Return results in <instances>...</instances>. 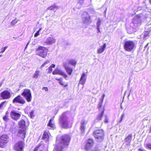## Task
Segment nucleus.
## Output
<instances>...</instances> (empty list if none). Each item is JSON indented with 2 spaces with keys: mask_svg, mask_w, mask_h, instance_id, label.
<instances>
[{
  "mask_svg": "<svg viewBox=\"0 0 151 151\" xmlns=\"http://www.w3.org/2000/svg\"><path fill=\"white\" fill-rule=\"evenodd\" d=\"M101 24V21L100 19H99L96 23L97 27L96 28H99Z\"/></svg>",
  "mask_w": 151,
  "mask_h": 151,
  "instance_id": "obj_36",
  "label": "nucleus"
},
{
  "mask_svg": "<svg viewBox=\"0 0 151 151\" xmlns=\"http://www.w3.org/2000/svg\"><path fill=\"white\" fill-rule=\"evenodd\" d=\"M19 129L18 132V135L22 139H24L26 133L25 128V122L23 119H22L18 122Z\"/></svg>",
  "mask_w": 151,
  "mask_h": 151,
  "instance_id": "obj_3",
  "label": "nucleus"
},
{
  "mask_svg": "<svg viewBox=\"0 0 151 151\" xmlns=\"http://www.w3.org/2000/svg\"><path fill=\"white\" fill-rule=\"evenodd\" d=\"M9 114L8 111H7L5 115L3 117V119L5 121H7L9 120L8 117L9 116L8 115Z\"/></svg>",
  "mask_w": 151,
  "mask_h": 151,
  "instance_id": "obj_30",
  "label": "nucleus"
},
{
  "mask_svg": "<svg viewBox=\"0 0 151 151\" xmlns=\"http://www.w3.org/2000/svg\"><path fill=\"white\" fill-rule=\"evenodd\" d=\"M63 64L66 72L70 76L73 71L72 68L68 66V65L67 64V62L63 63Z\"/></svg>",
  "mask_w": 151,
  "mask_h": 151,
  "instance_id": "obj_18",
  "label": "nucleus"
},
{
  "mask_svg": "<svg viewBox=\"0 0 151 151\" xmlns=\"http://www.w3.org/2000/svg\"><path fill=\"white\" fill-rule=\"evenodd\" d=\"M29 43H28L27 44L26 46V48L27 47V45H28V44H29Z\"/></svg>",
  "mask_w": 151,
  "mask_h": 151,
  "instance_id": "obj_60",
  "label": "nucleus"
},
{
  "mask_svg": "<svg viewBox=\"0 0 151 151\" xmlns=\"http://www.w3.org/2000/svg\"><path fill=\"white\" fill-rule=\"evenodd\" d=\"M52 119H50L49 120L47 124V126L48 127H50L51 129H54L55 128V127L54 124L52 123Z\"/></svg>",
  "mask_w": 151,
  "mask_h": 151,
  "instance_id": "obj_27",
  "label": "nucleus"
},
{
  "mask_svg": "<svg viewBox=\"0 0 151 151\" xmlns=\"http://www.w3.org/2000/svg\"><path fill=\"white\" fill-rule=\"evenodd\" d=\"M5 102H3L0 104V110L2 108L3 104Z\"/></svg>",
  "mask_w": 151,
  "mask_h": 151,
  "instance_id": "obj_42",
  "label": "nucleus"
},
{
  "mask_svg": "<svg viewBox=\"0 0 151 151\" xmlns=\"http://www.w3.org/2000/svg\"><path fill=\"white\" fill-rule=\"evenodd\" d=\"M102 105V103H101L99 102L98 104V108L99 109H100Z\"/></svg>",
  "mask_w": 151,
  "mask_h": 151,
  "instance_id": "obj_44",
  "label": "nucleus"
},
{
  "mask_svg": "<svg viewBox=\"0 0 151 151\" xmlns=\"http://www.w3.org/2000/svg\"><path fill=\"white\" fill-rule=\"evenodd\" d=\"M21 95L24 97L28 102H30L31 101L32 96L30 90L28 89H24Z\"/></svg>",
  "mask_w": 151,
  "mask_h": 151,
  "instance_id": "obj_8",
  "label": "nucleus"
},
{
  "mask_svg": "<svg viewBox=\"0 0 151 151\" xmlns=\"http://www.w3.org/2000/svg\"><path fill=\"white\" fill-rule=\"evenodd\" d=\"M105 96V95L104 94H103L101 98L104 99Z\"/></svg>",
  "mask_w": 151,
  "mask_h": 151,
  "instance_id": "obj_54",
  "label": "nucleus"
},
{
  "mask_svg": "<svg viewBox=\"0 0 151 151\" xmlns=\"http://www.w3.org/2000/svg\"><path fill=\"white\" fill-rule=\"evenodd\" d=\"M59 83L62 86H63L64 87H66L67 86V84H64V82H63L62 81V79L59 81Z\"/></svg>",
  "mask_w": 151,
  "mask_h": 151,
  "instance_id": "obj_31",
  "label": "nucleus"
},
{
  "mask_svg": "<svg viewBox=\"0 0 151 151\" xmlns=\"http://www.w3.org/2000/svg\"><path fill=\"white\" fill-rule=\"evenodd\" d=\"M48 72L49 73H50L52 72V68H51V67H50V66L48 68Z\"/></svg>",
  "mask_w": 151,
  "mask_h": 151,
  "instance_id": "obj_41",
  "label": "nucleus"
},
{
  "mask_svg": "<svg viewBox=\"0 0 151 151\" xmlns=\"http://www.w3.org/2000/svg\"><path fill=\"white\" fill-rule=\"evenodd\" d=\"M34 111L33 110L32 111H31V112H30V117L32 118L34 116Z\"/></svg>",
  "mask_w": 151,
  "mask_h": 151,
  "instance_id": "obj_37",
  "label": "nucleus"
},
{
  "mask_svg": "<svg viewBox=\"0 0 151 151\" xmlns=\"http://www.w3.org/2000/svg\"><path fill=\"white\" fill-rule=\"evenodd\" d=\"M53 75L58 74L62 76L65 79L67 78L68 76L67 74L62 70L59 69H56L52 72Z\"/></svg>",
  "mask_w": 151,
  "mask_h": 151,
  "instance_id": "obj_15",
  "label": "nucleus"
},
{
  "mask_svg": "<svg viewBox=\"0 0 151 151\" xmlns=\"http://www.w3.org/2000/svg\"><path fill=\"white\" fill-rule=\"evenodd\" d=\"M135 44L132 41L128 40L125 41L124 44L125 50L128 52H131L135 49Z\"/></svg>",
  "mask_w": 151,
  "mask_h": 151,
  "instance_id": "obj_6",
  "label": "nucleus"
},
{
  "mask_svg": "<svg viewBox=\"0 0 151 151\" xmlns=\"http://www.w3.org/2000/svg\"><path fill=\"white\" fill-rule=\"evenodd\" d=\"M93 140L92 139H90L88 140L87 142L85 145L86 149L88 150L91 148L93 145Z\"/></svg>",
  "mask_w": 151,
  "mask_h": 151,
  "instance_id": "obj_19",
  "label": "nucleus"
},
{
  "mask_svg": "<svg viewBox=\"0 0 151 151\" xmlns=\"http://www.w3.org/2000/svg\"><path fill=\"white\" fill-rule=\"evenodd\" d=\"M49 63H50V61L49 60H47L44 63V64H45V65H46L47 64Z\"/></svg>",
  "mask_w": 151,
  "mask_h": 151,
  "instance_id": "obj_46",
  "label": "nucleus"
},
{
  "mask_svg": "<svg viewBox=\"0 0 151 151\" xmlns=\"http://www.w3.org/2000/svg\"><path fill=\"white\" fill-rule=\"evenodd\" d=\"M11 127L12 128H15V123L14 122H11Z\"/></svg>",
  "mask_w": 151,
  "mask_h": 151,
  "instance_id": "obj_39",
  "label": "nucleus"
},
{
  "mask_svg": "<svg viewBox=\"0 0 151 151\" xmlns=\"http://www.w3.org/2000/svg\"><path fill=\"white\" fill-rule=\"evenodd\" d=\"M7 136L6 135H3L0 138V147L2 148L4 147V145L7 142Z\"/></svg>",
  "mask_w": 151,
  "mask_h": 151,
  "instance_id": "obj_13",
  "label": "nucleus"
},
{
  "mask_svg": "<svg viewBox=\"0 0 151 151\" xmlns=\"http://www.w3.org/2000/svg\"><path fill=\"white\" fill-rule=\"evenodd\" d=\"M149 2L150 4H151V0H149Z\"/></svg>",
  "mask_w": 151,
  "mask_h": 151,
  "instance_id": "obj_59",
  "label": "nucleus"
},
{
  "mask_svg": "<svg viewBox=\"0 0 151 151\" xmlns=\"http://www.w3.org/2000/svg\"><path fill=\"white\" fill-rule=\"evenodd\" d=\"M18 21V19H16L12 20L11 22V25L14 26L17 22Z\"/></svg>",
  "mask_w": 151,
  "mask_h": 151,
  "instance_id": "obj_32",
  "label": "nucleus"
},
{
  "mask_svg": "<svg viewBox=\"0 0 151 151\" xmlns=\"http://www.w3.org/2000/svg\"><path fill=\"white\" fill-rule=\"evenodd\" d=\"M55 65L54 64H52L50 66L51 67V68H54L55 67Z\"/></svg>",
  "mask_w": 151,
  "mask_h": 151,
  "instance_id": "obj_47",
  "label": "nucleus"
},
{
  "mask_svg": "<svg viewBox=\"0 0 151 151\" xmlns=\"http://www.w3.org/2000/svg\"><path fill=\"white\" fill-rule=\"evenodd\" d=\"M86 75L85 73H83L79 81V83L83 85L85 83L86 79Z\"/></svg>",
  "mask_w": 151,
  "mask_h": 151,
  "instance_id": "obj_22",
  "label": "nucleus"
},
{
  "mask_svg": "<svg viewBox=\"0 0 151 151\" xmlns=\"http://www.w3.org/2000/svg\"><path fill=\"white\" fill-rule=\"evenodd\" d=\"M148 44H149V43H147V44L145 45V47H144V50H145V49H146V48L147 47V46H148Z\"/></svg>",
  "mask_w": 151,
  "mask_h": 151,
  "instance_id": "obj_49",
  "label": "nucleus"
},
{
  "mask_svg": "<svg viewBox=\"0 0 151 151\" xmlns=\"http://www.w3.org/2000/svg\"><path fill=\"white\" fill-rule=\"evenodd\" d=\"M1 98L3 99H7L9 98V92L8 91H5L0 93Z\"/></svg>",
  "mask_w": 151,
  "mask_h": 151,
  "instance_id": "obj_21",
  "label": "nucleus"
},
{
  "mask_svg": "<svg viewBox=\"0 0 151 151\" xmlns=\"http://www.w3.org/2000/svg\"><path fill=\"white\" fill-rule=\"evenodd\" d=\"M122 120H123V119L121 118V119L119 121V122H122Z\"/></svg>",
  "mask_w": 151,
  "mask_h": 151,
  "instance_id": "obj_58",
  "label": "nucleus"
},
{
  "mask_svg": "<svg viewBox=\"0 0 151 151\" xmlns=\"http://www.w3.org/2000/svg\"><path fill=\"white\" fill-rule=\"evenodd\" d=\"M47 49L44 47L40 46L37 49L36 53L39 56L45 58L47 55Z\"/></svg>",
  "mask_w": 151,
  "mask_h": 151,
  "instance_id": "obj_7",
  "label": "nucleus"
},
{
  "mask_svg": "<svg viewBox=\"0 0 151 151\" xmlns=\"http://www.w3.org/2000/svg\"><path fill=\"white\" fill-rule=\"evenodd\" d=\"M92 151H98V150L97 148H95L94 150H92Z\"/></svg>",
  "mask_w": 151,
  "mask_h": 151,
  "instance_id": "obj_52",
  "label": "nucleus"
},
{
  "mask_svg": "<svg viewBox=\"0 0 151 151\" xmlns=\"http://www.w3.org/2000/svg\"><path fill=\"white\" fill-rule=\"evenodd\" d=\"M82 19L83 23L85 24H89L91 22L89 15L87 12H83L82 13Z\"/></svg>",
  "mask_w": 151,
  "mask_h": 151,
  "instance_id": "obj_9",
  "label": "nucleus"
},
{
  "mask_svg": "<svg viewBox=\"0 0 151 151\" xmlns=\"http://www.w3.org/2000/svg\"><path fill=\"white\" fill-rule=\"evenodd\" d=\"M8 47V46H5L3 48L1 49L0 53H3L6 50V49Z\"/></svg>",
  "mask_w": 151,
  "mask_h": 151,
  "instance_id": "obj_38",
  "label": "nucleus"
},
{
  "mask_svg": "<svg viewBox=\"0 0 151 151\" xmlns=\"http://www.w3.org/2000/svg\"><path fill=\"white\" fill-rule=\"evenodd\" d=\"M47 147V145L41 143L35 148L34 151H48Z\"/></svg>",
  "mask_w": 151,
  "mask_h": 151,
  "instance_id": "obj_11",
  "label": "nucleus"
},
{
  "mask_svg": "<svg viewBox=\"0 0 151 151\" xmlns=\"http://www.w3.org/2000/svg\"><path fill=\"white\" fill-rule=\"evenodd\" d=\"M49 63H50V61L49 60H47L44 63V64H45V65H46L47 64Z\"/></svg>",
  "mask_w": 151,
  "mask_h": 151,
  "instance_id": "obj_45",
  "label": "nucleus"
},
{
  "mask_svg": "<svg viewBox=\"0 0 151 151\" xmlns=\"http://www.w3.org/2000/svg\"><path fill=\"white\" fill-rule=\"evenodd\" d=\"M42 139L44 140H45V142L47 144H48L49 136L47 132H44L43 135Z\"/></svg>",
  "mask_w": 151,
  "mask_h": 151,
  "instance_id": "obj_24",
  "label": "nucleus"
},
{
  "mask_svg": "<svg viewBox=\"0 0 151 151\" xmlns=\"http://www.w3.org/2000/svg\"><path fill=\"white\" fill-rule=\"evenodd\" d=\"M104 111H103L101 114L98 115L96 120V122H98V121L101 120L104 115Z\"/></svg>",
  "mask_w": 151,
  "mask_h": 151,
  "instance_id": "obj_29",
  "label": "nucleus"
},
{
  "mask_svg": "<svg viewBox=\"0 0 151 151\" xmlns=\"http://www.w3.org/2000/svg\"><path fill=\"white\" fill-rule=\"evenodd\" d=\"M42 90H45V91H47L48 90V88L47 87H43L42 88Z\"/></svg>",
  "mask_w": 151,
  "mask_h": 151,
  "instance_id": "obj_43",
  "label": "nucleus"
},
{
  "mask_svg": "<svg viewBox=\"0 0 151 151\" xmlns=\"http://www.w3.org/2000/svg\"><path fill=\"white\" fill-rule=\"evenodd\" d=\"M149 33L148 32H145L144 33V39L145 40H146V37H148L149 36Z\"/></svg>",
  "mask_w": 151,
  "mask_h": 151,
  "instance_id": "obj_33",
  "label": "nucleus"
},
{
  "mask_svg": "<svg viewBox=\"0 0 151 151\" xmlns=\"http://www.w3.org/2000/svg\"><path fill=\"white\" fill-rule=\"evenodd\" d=\"M96 29H97V30H98V32H100V29H99V28H96Z\"/></svg>",
  "mask_w": 151,
  "mask_h": 151,
  "instance_id": "obj_53",
  "label": "nucleus"
},
{
  "mask_svg": "<svg viewBox=\"0 0 151 151\" xmlns=\"http://www.w3.org/2000/svg\"><path fill=\"white\" fill-rule=\"evenodd\" d=\"M45 65V64H44V63L41 66V68H43V67Z\"/></svg>",
  "mask_w": 151,
  "mask_h": 151,
  "instance_id": "obj_55",
  "label": "nucleus"
},
{
  "mask_svg": "<svg viewBox=\"0 0 151 151\" xmlns=\"http://www.w3.org/2000/svg\"><path fill=\"white\" fill-rule=\"evenodd\" d=\"M70 140V137L68 135L65 134L62 136L60 142L57 140L54 151H62L64 147H68Z\"/></svg>",
  "mask_w": 151,
  "mask_h": 151,
  "instance_id": "obj_1",
  "label": "nucleus"
},
{
  "mask_svg": "<svg viewBox=\"0 0 151 151\" xmlns=\"http://www.w3.org/2000/svg\"><path fill=\"white\" fill-rule=\"evenodd\" d=\"M106 47V43H104L103 46H100V47L98 48L97 51V53L98 54L103 53L105 50Z\"/></svg>",
  "mask_w": 151,
  "mask_h": 151,
  "instance_id": "obj_25",
  "label": "nucleus"
},
{
  "mask_svg": "<svg viewBox=\"0 0 151 151\" xmlns=\"http://www.w3.org/2000/svg\"><path fill=\"white\" fill-rule=\"evenodd\" d=\"M40 76V71L38 70H36L33 74L32 77L35 79H37Z\"/></svg>",
  "mask_w": 151,
  "mask_h": 151,
  "instance_id": "obj_26",
  "label": "nucleus"
},
{
  "mask_svg": "<svg viewBox=\"0 0 151 151\" xmlns=\"http://www.w3.org/2000/svg\"><path fill=\"white\" fill-rule=\"evenodd\" d=\"M65 62H67V65L68 63L73 66H75L77 63V61L75 59H69L67 60Z\"/></svg>",
  "mask_w": 151,
  "mask_h": 151,
  "instance_id": "obj_23",
  "label": "nucleus"
},
{
  "mask_svg": "<svg viewBox=\"0 0 151 151\" xmlns=\"http://www.w3.org/2000/svg\"><path fill=\"white\" fill-rule=\"evenodd\" d=\"M55 42V39L52 37H49L47 38L45 43L47 45L52 44Z\"/></svg>",
  "mask_w": 151,
  "mask_h": 151,
  "instance_id": "obj_20",
  "label": "nucleus"
},
{
  "mask_svg": "<svg viewBox=\"0 0 151 151\" xmlns=\"http://www.w3.org/2000/svg\"><path fill=\"white\" fill-rule=\"evenodd\" d=\"M138 151H146V150H144L141 149V148L139 149Z\"/></svg>",
  "mask_w": 151,
  "mask_h": 151,
  "instance_id": "obj_50",
  "label": "nucleus"
},
{
  "mask_svg": "<svg viewBox=\"0 0 151 151\" xmlns=\"http://www.w3.org/2000/svg\"><path fill=\"white\" fill-rule=\"evenodd\" d=\"M132 135L131 134H129L127 137L125 138L124 142L123 143L124 145H125V146L128 147L130 145L131 142L132 140Z\"/></svg>",
  "mask_w": 151,
  "mask_h": 151,
  "instance_id": "obj_16",
  "label": "nucleus"
},
{
  "mask_svg": "<svg viewBox=\"0 0 151 151\" xmlns=\"http://www.w3.org/2000/svg\"><path fill=\"white\" fill-rule=\"evenodd\" d=\"M12 101L14 103L16 102L22 104H24L26 102L24 99L20 95H18Z\"/></svg>",
  "mask_w": 151,
  "mask_h": 151,
  "instance_id": "obj_14",
  "label": "nucleus"
},
{
  "mask_svg": "<svg viewBox=\"0 0 151 151\" xmlns=\"http://www.w3.org/2000/svg\"><path fill=\"white\" fill-rule=\"evenodd\" d=\"M104 122L106 123H108V118L106 116H105V119Z\"/></svg>",
  "mask_w": 151,
  "mask_h": 151,
  "instance_id": "obj_40",
  "label": "nucleus"
},
{
  "mask_svg": "<svg viewBox=\"0 0 151 151\" xmlns=\"http://www.w3.org/2000/svg\"><path fill=\"white\" fill-rule=\"evenodd\" d=\"M106 9L105 10V12H106Z\"/></svg>",
  "mask_w": 151,
  "mask_h": 151,
  "instance_id": "obj_61",
  "label": "nucleus"
},
{
  "mask_svg": "<svg viewBox=\"0 0 151 151\" xmlns=\"http://www.w3.org/2000/svg\"><path fill=\"white\" fill-rule=\"evenodd\" d=\"M60 8V6L56 4H54L52 5H51L47 9V10H52L55 9H58Z\"/></svg>",
  "mask_w": 151,
  "mask_h": 151,
  "instance_id": "obj_28",
  "label": "nucleus"
},
{
  "mask_svg": "<svg viewBox=\"0 0 151 151\" xmlns=\"http://www.w3.org/2000/svg\"><path fill=\"white\" fill-rule=\"evenodd\" d=\"M60 124L64 128H67L69 121L66 112L63 113L60 116L59 120Z\"/></svg>",
  "mask_w": 151,
  "mask_h": 151,
  "instance_id": "obj_4",
  "label": "nucleus"
},
{
  "mask_svg": "<svg viewBox=\"0 0 151 151\" xmlns=\"http://www.w3.org/2000/svg\"><path fill=\"white\" fill-rule=\"evenodd\" d=\"M93 135L98 142H101L104 136V131L102 129L96 130L93 132Z\"/></svg>",
  "mask_w": 151,
  "mask_h": 151,
  "instance_id": "obj_5",
  "label": "nucleus"
},
{
  "mask_svg": "<svg viewBox=\"0 0 151 151\" xmlns=\"http://www.w3.org/2000/svg\"><path fill=\"white\" fill-rule=\"evenodd\" d=\"M42 29L41 28L39 30L37 31L35 34L34 37H37L40 35V30Z\"/></svg>",
  "mask_w": 151,
  "mask_h": 151,
  "instance_id": "obj_35",
  "label": "nucleus"
},
{
  "mask_svg": "<svg viewBox=\"0 0 151 151\" xmlns=\"http://www.w3.org/2000/svg\"><path fill=\"white\" fill-rule=\"evenodd\" d=\"M62 78H56V79L59 81H61L62 80Z\"/></svg>",
  "mask_w": 151,
  "mask_h": 151,
  "instance_id": "obj_56",
  "label": "nucleus"
},
{
  "mask_svg": "<svg viewBox=\"0 0 151 151\" xmlns=\"http://www.w3.org/2000/svg\"><path fill=\"white\" fill-rule=\"evenodd\" d=\"M147 17V14L145 12L135 16L132 20V23L130 24L131 26L133 28L139 26L142 22L146 19Z\"/></svg>",
  "mask_w": 151,
  "mask_h": 151,
  "instance_id": "obj_2",
  "label": "nucleus"
},
{
  "mask_svg": "<svg viewBox=\"0 0 151 151\" xmlns=\"http://www.w3.org/2000/svg\"><path fill=\"white\" fill-rule=\"evenodd\" d=\"M145 147L147 149L151 150V143H148L146 144Z\"/></svg>",
  "mask_w": 151,
  "mask_h": 151,
  "instance_id": "obj_34",
  "label": "nucleus"
},
{
  "mask_svg": "<svg viewBox=\"0 0 151 151\" xmlns=\"http://www.w3.org/2000/svg\"><path fill=\"white\" fill-rule=\"evenodd\" d=\"M1 55H0V57L1 56Z\"/></svg>",
  "mask_w": 151,
  "mask_h": 151,
  "instance_id": "obj_62",
  "label": "nucleus"
},
{
  "mask_svg": "<svg viewBox=\"0 0 151 151\" xmlns=\"http://www.w3.org/2000/svg\"><path fill=\"white\" fill-rule=\"evenodd\" d=\"M24 142L22 141H19L15 144L14 148L16 151H24Z\"/></svg>",
  "mask_w": 151,
  "mask_h": 151,
  "instance_id": "obj_10",
  "label": "nucleus"
},
{
  "mask_svg": "<svg viewBox=\"0 0 151 151\" xmlns=\"http://www.w3.org/2000/svg\"><path fill=\"white\" fill-rule=\"evenodd\" d=\"M124 114L123 113L121 116V118L123 119V117L124 116Z\"/></svg>",
  "mask_w": 151,
  "mask_h": 151,
  "instance_id": "obj_51",
  "label": "nucleus"
},
{
  "mask_svg": "<svg viewBox=\"0 0 151 151\" xmlns=\"http://www.w3.org/2000/svg\"><path fill=\"white\" fill-rule=\"evenodd\" d=\"M104 99H103L101 98L100 99L99 102L100 103H101L102 104V103H103V102Z\"/></svg>",
  "mask_w": 151,
  "mask_h": 151,
  "instance_id": "obj_48",
  "label": "nucleus"
},
{
  "mask_svg": "<svg viewBox=\"0 0 151 151\" xmlns=\"http://www.w3.org/2000/svg\"><path fill=\"white\" fill-rule=\"evenodd\" d=\"M2 82H1L0 83V87L2 86Z\"/></svg>",
  "mask_w": 151,
  "mask_h": 151,
  "instance_id": "obj_57",
  "label": "nucleus"
},
{
  "mask_svg": "<svg viewBox=\"0 0 151 151\" xmlns=\"http://www.w3.org/2000/svg\"><path fill=\"white\" fill-rule=\"evenodd\" d=\"M87 121L84 119L81 120V126L80 129L81 134L83 135L84 134V131L85 128V125L87 124Z\"/></svg>",
  "mask_w": 151,
  "mask_h": 151,
  "instance_id": "obj_17",
  "label": "nucleus"
},
{
  "mask_svg": "<svg viewBox=\"0 0 151 151\" xmlns=\"http://www.w3.org/2000/svg\"><path fill=\"white\" fill-rule=\"evenodd\" d=\"M10 116L12 119L17 121L20 118L21 114L15 111H12L11 112Z\"/></svg>",
  "mask_w": 151,
  "mask_h": 151,
  "instance_id": "obj_12",
  "label": "nucleus"
}]
</instances>
